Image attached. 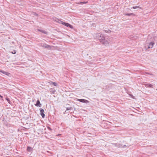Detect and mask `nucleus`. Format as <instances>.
<instances>
[{
  "mask_svg": "<svg viewBox=\"0 0 157 157\" xmlns=\"http://www.w3.org/2000/svg\"><path fill=\"white\" fill-rule=\"evenodd\" d=\"M6 99L8 103H9L10 104L11 101L10 100V99L9 98L6 97Z\"/></svg>",
  "mask_w": 157,
  "mask_h": 157,
  "instance_id": "dca6fc26",
  "label": "nucleus"
},
{
  "mask_svg": "<svg viewBox=\"0 0 157 157\" xmlns=\"http://www.w3.org/2000/svg\"><path fill=\"white\" fill-rule=\"evenodd\" d=\"M35 105L36 106H39V107H40L41 106V104H40L39 100H37V101L36 103L35 104Z\"/></svg>",
  "mask_w": 157,
  "mask_h": 157,
  "instance_id": "6e6552de",
  "label": "nucleus"
},
{
  "mask_svg": "<svg viewBox=\"0 0 157 157\" xmlns=\"http://www.w3.org/2000/svg\"><path fill=\"white\" fill-rule=\"evenodd\" d=\"M77 101L82 103H88L89 102V101L84 99H78L77 100Z\"/></svg>",
  "mask_w": 157,
  "mask_h": 157,
  "instance_id": "20e7f679",
  "label": "nucleus"
},
{
  "mask_svg": "<svg viewBox=\"0 0 157 157\" xmlns=\"http://www.w3.org/2000/svg\"><path fill=\"white\" fill-rule=\"evenodd\" d=\"M72 109V107H67L66 108V110H71Z\"/></svg>",
  "mask_w": 157,
  "mask_h": 157,
  "instance_id": "f3484780",
  "label": "nucleus"
},
{
  "mask_svg": "<svg viewBox=\"0 0 157 157\" xmlns=\"http://www.w3.org/2000/svg\"><path fill=\"white\" fill-rule=\"evenodd\" d=\"M60 22H59V23H61L62 24V23L63 22H63V21H60Z\"/></svg>",
  "mask_w": 157,
  "mask_h": 157,
  "instance_id": "b1692460",
  "label": "nucleus"
},
{
  "mask_svg": "<svg viewBox=\"0 0 157 157\" xmlns=\"http://www.w3.org/2000/svg\"><path fill=\"white\" fill-rule=\"evenodd\" d=\"M56 91V90L54 89L51 88L50 89V93L51 94H54Z\"/></svg>",
  "mask_w": 157,
  "mask_h": 157,
  "instance_id": "9b49d317",
  "label": "nucleus"
},
{
  "mask_svg": "<svg viewBox=\"0 0 157 157\" xmlns=\"http://www.w3.org/2000/svg\"><path fill=\"white\" fill-rule=\"evenodd\" d=\"M105 33H110L111 32V31L109 29L108 30H103Z\"/></svg>",
  "mask_w": 157,
  "mask_h": 157,
  "instance_id": "2eb2a0df",
  "label": "nucleus"
},
{
  "mask_svg": "<svg viewBox=\"0 0 157 157\" xmlns=\"http://www.w3.org/2000/svg\"><path fill=\"white\" fill-rule=\"evenodd\" d=\"M0 98H2H2H3V97H2V96H1L0 94Z\"/></svg>",
  "mask_w": 157,
  "mask_h": 157,
  "instance_id": "5701e85b",
  "label": "nucleus"
},
{
  "mask_svg": "<svg viewBox=\"0 0 157 157\" xmlns=\"http://www.w3.org/2000/svg\"><path fill=\"white\" fill-rule=\"evenodd\" d=\"M47 128L48 130H49L50 131H52V129L50 127H49L48 126L47 127Z\"/></svg>",
  "mask_w": 157,
  "mask_h": 157,
  "instance_id": "412c9836",
  "label": "nucleus"
},
{
  "mask_svg": "<svg viewBox=\"0 0 157 157\" xmlns=\"http://www.w3.org/2000/svg\"><path fill=\"white\" fill-rule=\"evenodd\" d=\"M101 43L104 45L105 46H109V42L107 40H105L101 41Z\"/></svg>",
  "mask_w": 157,
  "mask_h": 157,
  "instance_id": "39448f33",
  "label": "nucleus"
},
{
  "mask_svg": "<svg viewBox=\"0 0 157 157\" xmlns=\"http://www.w3.org/2000/svg\"><path fill=\"white\" fill-rule=\"evenodd\" d=\"M52 84L55 86H57V83L54 82H52Z\"/></svg>",
  "mask_w": 157,
  "mask_h": 157,
  "instance_id": "a211bd4d",
  "label": "nucleus"
},
{
  "mask_svg": "<svg viewBox=\"0 0 157 157\" xmlns=\"http://www.w3.org/2000/svg\"><path fill=\"white\" fill-rule=\"evenodd\" d=\"M2 73H3V74L5 75H9L10 74V73H8V72H6V71H1Z\"/></svg>",
  "mask_w": 157,
  "mask_h": 157,
  "instance_id": "f8f14e48",
  "label": "nucleus"
},
{
  "mask_svg": "<svg viewBox=\"0 0 157 157\" xmlns=\"http://www.w3.org/2000/svg\"><path fill=\"white\" fill-rule=\"evenodd\" d=\"M154 44L155 43L154 42H151L149 43L148 45H146L144 46L146 50L149 48H152Z\"/></svg>",
  "mask_w": 157,
  "mask_h": 157,
  "instance_id": "f03ea898",
  "label": "nucleus"
},
{
  "mask_svg": "<svg viewBox=\"0 0 157 157\" xmlns=\"http://www.w3.org/2000/svg\"><path fill=\"white\" fill-rule=\"evenodd\" d=\"M124 15L125 16H135V14L134 13H124Z\"/></svg>",
  "mask_w": 157,
  "mask_h": 157,
  "instance_id": "9d476101",
  "label": "nucleus"
},
{
  "mask_svg": "<svg viewBox=\"0 0 157 157\" xmlns=\"http://www.w3.org/2000/svg\"><path fill=\"white\" fill-rule=\"evenodd\" d=\"M63 22L62 23V25H63L67 27H69L70 28H71V29H73V26L72 25H71V24H69V23H67L64 22Z\"/></svg>",
  "mask_w": 157,
  "mask_h": 157,
  "instance_id": "7ed1b4c3",
  "label": "nucleus"
},
{
  "mask_svg": "<svg viewBox=\"0 0 157 157\" xmlns=\"http://www.w3.org/2000/svg\"><path fill=\"white\" fill-rule=\"evenodd\" d=\"M138 8V6H133L132 7V8L133 9H136Z\"/></svg>",
  "mask_w": 157,
  "mask_h": 157,
  "instance_id": "aec40b11",
  "label": "nucleus"
},
{
  "mask_svg": "<svg viewBox=\"0 0 157 157\" xmlns=\"http://www.w3.org/2000/svg\"><path fill=\"white\" fill-rule=\"evenodd\" d=\"M42 47L45 48H51V46L50 45H48L45 43H44L42 45Z\"/></svg>",
  "mask_w": 157,
  "mask_h": 157,
  "instance_id": "423d86ee",
  "label": "nucleus"
},
{
  "mask_svg": "<svg viewBox=\"0 0 157 157\" xmlns=\"http://www.w3.org/2000/svg\"><path fill=\"white\" fill-rule=\"evenodd\" d=\"M144 85L147 87L153 88V85L149 83L144 84Z\"/></svg>",
  "mask_w": 157,
  "mask_h": 157,
  "instance_id": "1a4fd4ad",
  "label": "nucleus"
},
{
  "mask_svg": "<svg viewBox=\"0 0 157 157\" xmlns=\"http://www.w3.org/2000/svg\"><path fill=\"white\" fill-rule=\"evenodd\" d=\"M40 115L42 116V117L43 118H44L45 116V115L44 113V109L42 108H40Z\"/></svg>",
  "mask_w": 157,
  "mask_h": 157,
  "instance_id": "0eeeda50",
  "label": "nucleus"
},
{
  "mask_svg": "<svg viewBox=\"0 0 157 157\" xmlns=\"http://www.w3.org/2000/svg\"><path fill=\"white\" fill-rule=\"evenodd\" d=\"M156 23H157V19H156Z\"/></svg>",
  "mask_w": 157,
  "mask_h": 157,
  "instance_id": "a878e982",
  "label": "nucleus"
},
{
  "mask_svg": "<svg viewBox=\"0 0 157 157\" xmlns=\"http://www.w3.org/2000/svg\"><path fill=\"white\" fill-rule=\"evenodd\" d=\"M97 36L98 37V38L99 40H100V42L105 40V37L104 35L101 33H97Z\"/></svg>",
  "mask_w": 157,
  "mask_h": 157,
  "instance_id": "f257e3e1",
  "label": "nucleus"
},
{
  "mask_svg": "<svg viewBox=\"0 0 157 157\" xmlns=\"http://www.w3.org/2000/svg\"><path fill=\"white\" fill-rule=\"evenodd\" d=\"M32 149L31 147H27V150L28 151L30 152L32 150Z\"/></svg>",
  "mask_w": 157,
  "mask_h": 157,
  "instance_id": "4468645a",
  "label": "nucleus"
},
{
  "mask_svg": "<svg viewBox=\"0 0 157 157\" xmlns=\"http://www.w3.org/2000/svg\"><path fill=\"white\" fill-rule=\"evenodd\" d=\"M38 30L40 32H42V33H44V34H47V32H46L45 31H44V30H40L39 29H38Z\"/></svg>",
  "mask_w": 157,
  "mask_h": 157,
  "instance_id": "ddd939ff",
  "label": "nucleus"
},
{
  "mask_svg": "<svg viewBox=\"0 0 157 157\" xmlns=\"http://www.w3.org/2000/svg\"><path fill=\"white\" fill-rule=\"evenodd\" d=\"M12 53L13 54H15L16 53V51L15 50L14 51L12 52Z\"/></svg>",
  "mask_w": 157,
  "mask_h": 157,
  "instance_id": "4be33fe9",
  "label": "nucleus"
},
{
  "mask_svg": "<svg viewBox=\"0 0 157 157\" xmlns=\"http://www.w3.org/2000/svg\"><path fill=\"white\" fill-rule=\"evenodd\" d=\"M145 74H148V75H153V74H151V73H148L147 72H145Z\"/></svg>",
  "mask_w": 157,
  "mask_h": 157,
  "instance_id": "6ab92c4d",
  "label": "nucleus"
},
{
  "mask_svg": "<svg viewBox=\"0 0 157 157\" xmlns=\"http://www.w3.org/2000/svg\"><path fill=\"white\" fill-rule=\"evenodd\" d=\"M52 82H53L52 81H50V82H49V83H50V84L51 83L52 84Z\"/></svg>",
  "mask_w": 157,
  "mask_h": 157,
  "instance_id": "393cba45",
  "label": "nucleus"
}]
</instances>
